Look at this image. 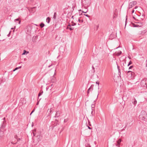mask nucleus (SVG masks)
Wrapping results in <instances>:
<instances>
[{"mask_svg":"<svg viewBox=\"0 0 147 147\" xmlns=\"http://www.w3.org/2000/svg\"><path fill=\"white\" fill-rule=\"evenodd\" d=\"M82 3L85 7H88L91 3L90 0H82Z\"/></svg>","mask_w":147,"mask_h":147,"instance_id":"obj_1","label":"nucleus"},{"mask_svg":"<svg viewBox=\"0 0 147 147\" xmlns=\"http://www.w3.org/2000/svg\"><path fill=\"white\" fill-rule=\"evenodd\" d=\"M141 85L143 87H147V79H143L141 82Z\"/></svg>","mask_w":147,"mask_h":147,"instance_id":"obj_2","label":"nucleus"},{"mask_svg":"<svg viewBox=\"0 0 147 147\" xmlns=\"http://www.w3.org/2000/svg\"><path fill=\"white\" fill-rule=\"evenodd\" d=\"M137 3L136 1H133L130 2L129 5V8L130 9L133 6L136 5Z\"/></svg>","mask_w":147,"mask_h":147,"instance_id":"obj_3","label":"nucleus"},{"mask_svg":"<svg viewBox=\"0 0 147 147\" xmlns=\"http://www.w3.org/2000/svg\"><path fill=\"white\" fill-rule=\"evenodd\" d=\"M146 115H145L144 116L142 114H141L139 116L140 119L143 120H145L146 119Z\"/></svg>","mask_w":147,"mask_h":147,"instance_id":"obj_4","label":"nucleus"},{"mask_svg":"<svg viewBox=\"0 0 147 147\" xmlns=\"http://www.w3.org/2000/svg\"><path fill=\"white\" fill-rule=\"evenodd\" d=\"M93 89V86L91 85L90 88L88 89L87 91L88 95L89 94L90 92H92Z\"/></svg>","mask_w":147,"mask_h":147,"instance_id":"obj_5","label":"nucleus"},{"mask_svg":"<svg viewBox=\"0 0 147 147\" xmlns=\"http://www.w3.org/2000/svg\"><path fill=\"white\" fill-rule=\"evenodd\" d=\"M61 114V112L59 111H57L56 113L55 114V117H59Z\"/></svg>","mask_w":147,"mask_h":147,"instance_id":"obj_6","label":"nucleus"},{"mask_svg":"<svg viewBox=\"0 0 147 147\" xmlns=\"http://www.w3.org/2000/svg\"><path fill=\"white\" fill-rule=\"evenodd\" d=\"M131 71H128L127 72V76L129 79H131Z\"/></svg>","mask_w":147,"mask_h":147,"instance_id":"obj_7","label":"nucleus"},{"mask_svg":"<svg viewBox=\"0 0 147 147\" xmlns=\"http://www.w3.org/2000/svg\"><path fill=\"white\" fill-rule=\"evenodd\" d=\"M131 79H133L135 76L136 75L135 73L132 71H131Z\"/></svg>","mask_w":147,"mask_h":147,"instance_id":"obj_8","label":"nucleus"},{"mask_svg":"<svg viewBox=\"0 0 147 147\" xmlns=\"http://www.w3.org/2000/svg\"><path fill=\"white\" fill-rule=\"evenodd\" d=\"M37 139L38 140V142L40 141L41 140L42 138V136H41L40 135L37 136Z\"/></svg>","mask_w":147,"mask_h":147,"instance_id":"obj_9","label":"nucleus"},{"mask_svg":"<svg viewBox=\"0 0 147 147\" xmlns=\"http://www.w3.org/2000/svg\"><path fill=\"white\" fill-rule=\"evenodd\" d=\"M14 21L17 24H20V23L21 21L19 19H16L14 20Z\"/></svg>","mask_w":147,"mask_h":147,"instance_id":"obj_10","label":"nucleus"},{"mask_svg":"<svg viewBox=\"0 0 147 147\" xmlns=\"http://www.w3.org/2000/svg\"><path fill=\"white\" fill-rule=\"evenodd\" d=\"M51 19L49 17H47L46 19V22L48 23H49Z\"/></svg>","mask_w":147,"mask_h":147,"instance_id":"obj_11","label":"nucleus"},{"mask_svg":"<svg viewBox=\"0 0 147 147\" xmlns=\"http://www.w3.org/2000/svg\"><path fill=\"white\" fill-rule=\"evenodd\" d=\"M28 53H29V52L27 51H26L25 50H24V51L22 55H24Z\"/></svg>","mask_w":147,"mask_h":147,"instance_id":"obj_12","label":"nucleus"},{"mask_svg":"<svg viewBox=\"0 0 147 147\" xmlns=\"http://www.w3.org/2000/svg\"><path fill=\"white\" fill-rule=\"evenodd\" d=\"M40 26L41 28H42L45 26V24L43 23L42 22L40 24Z\"/></svg>","mask_w":147,"mask_h":147,"instance_id":"obj_13","label":"nucleus"},{"mask_svg":"<svg viewBox=\"0 0 147 147\" xmlns=\"http://www.w3.org/2000/svg\"><path fill=\"white\" fill-rule=\"evenodd\" d=\"M21 67H22V66H20L19 67H16L15 69H14L13 70V71H16V70H17L18 69L21 68Z\"/></svg>","mask_w":147,"mask_h":147,"instance_id":"obj_14","label":"nucleus"},{"mask_svg":"<svg viewBox=\"0 0 147 147\" xmlns=\"http://www.w3.org/2000/svg\"><path fill=\"white\" fill-rule=\"evenodd\" d=\"M56 15H57V13L56 12H55L54 13V15L53 17V19H55L56 18Z\"/></svg>","mask_w":147,"mask_h":147,"instance_id":"obj_15","label":"nucleus"},{"mask_svg":"<svg viewBox=\"0 0 147 147\" xmlns=\"http://www.w3.org/2000/svg\"><path fill=\"white\" fill-rule=\"evenodd\" d=\"M95 107V105L94 104H92L91 105V108L92 111H93L94 110V108Z\"/></svg>","mask_w":147,"mask_h":147,"instance_id":"obj_16","label":"nucleus"},{"mask_svg":"<svg viewBox=\"0 0 147 147\" xmlns=\"http://www.w3.org/2000/svg\"><path fill=\"white\" fill-rule=\"evenodd\" d=\"M121 142V140L120 139H119L117 141V145L119 146V145L120 142Z\"/></svg>","mask_w":147,"mask_h":147,"instance_id":"obj_17","label":"nucleus"},{"mask_svg":"<svg viewBox=\"0 0 147 147\" xmlns=\"http://www.w3.org/2000/svg\"><path fill=\"white\" fill-rule=\"evenodd\" d=\"M133 103L134 105H136L137 103V101L135 99H134V102H133Z\"/></svg>","mask_w":147,"mask_h":147,"instance_id":"obj_18","label":"nucleus"},{"mask_svg":"<svg viewBox=\"0 0 147 147\" xmlns=\"http://www.w3.org/2000/svg\"><path fill=\"white\" fill-rule=\"evenodd\" d=\"M121 53V51H119V52L117 53V54H116V55H118V56H119V55H120Z\"/></svg>","mask_w":147,"mask_h":147,"instance_id":"obj_19","label":"nucleus"},{"mask_svg":"<svg viewBox=\"0 0 147 147\" xmlns=\"http://www.w3.org/2000/svg\"><path fill=\"white\" fill-rule=\"evenodd\" d=\"M72 24H71V26H74L75 25H76V23H74L73 22H72Z\"/></svg>","mask_w":147,"mask_h":147,"instance_id":"obj_20","label":"nucleus"},{"mask_svg":"<svg viewBox=\"0 0 147 147\" xmlns=\"http://www.w3.org/2000/svg\"><path fill=\"white\" fill-rule=\"evenodd\" d=\"M132 63V62L131 61H130L129 63L127 66H129Z\"/></svg>","mask_w":147,"mask_h":147,"instance_id":"obj_21","label":"nucleus"},{"mask_svg":"<svg viewBox=\"0 0 147 147\" xmlns=\"http://www.w3.org/2000/svg\"><path fill=\"white\" fill-rule=\"evenodd\" d=\"M78 21L79 22L82 23L83 22V21L82 20H81L80 19H78Z\"/></svg>","mask_w":147,"mask_h":147,"instance_id":"obj_22","label":"nucleus"},{"mask_svg":"<svg viewBox=\"0 0 147 147\" xmlns=\"http://www.w3.org/2000/svg\"><path fill=\"white\" fill-rule=\"evenodd\" d=\"M74 28H72L71 27H70V28H69V29L71 31L72 30H74Z\"/></svg>","mask_w":147,"mask_h":147,"instance_id":"obj_23","label":"nucleus"},{"mask_svg":"<svg viewBox=\"0 0 147 147\" xmlns=\"http://www.w3.org/2000/svg\"><path fill=\"white\" fill-rule=\"evenodd\" d=\"M43 92L42 91L41 92H40L38 94V96H39L42 94Z\"/></svg>","mask_w":147,"mask_h":147,"instance_id":"obj_24","label":"nucleus"},{"mask_svg":"<svg viewBox=\"0 0 147 147\" xmlns=\"http://www.w3.org/2000/svg\"><path fill=\"white\" fill-rule=\"evenodd\" d=\"M96 84H98V89L99 88V83L98 82V81H96Z\"/></svg>","mask_w":147,"mask_h":147,"instance_id":"obj_25","label":"nucleus"},{"mask_svg":"<svg viewBox=\"0 0 147 147\" xmlns=\"http://www.w3.org/2000/svg\"><path fill=\"white\" fill-rule=\"evenodd\" d=\"M84 15L88 18H89L90 17V16L88 14H84Z\"/></svg>","mask_w":147,"mask_h":147,"instance_id":"obj_26","label":"nucleus"},{"mask_svg":"<svg viewBox=\"0 0 147 147\" xmlns=\"http://www.w3.org/2000/svg\"><path fill=\"white\" fill-rule=\"evenodd\" d=\"M133 67V66H130V67H129V69H131Z\"/></svg>","mask_w":147,"mask_h":147,"instance_id":"obj_27","label":"nucleus"},{"mask_svg":"<svg viewBox=\"0 0 147 147\" xmlns=\"http://www.w3.org/2000/svg\"><path fill=\"white\" fill-rule=\"evenodd\" d=\"M92 69H93V73H94L95 72V70H94V66H92Z\"/></svg>","mask_w":147,"mask_h":147,"instance_id":"obj_28","label":"nucleus"},{"mask_svg":"<svg viewBox=\"0 0 147 147\" xmlns=\"http://www.w3.org/2000/svg\"><path fill=\"white\" fill-rule=\"evenodd\" d=\"M35 111V109H34L32 111V112H31V113H30V115H31V114L33 112H34V111Z\"/></svg>","mask_w":147,"mask_h":147,"instance_id":"obj_29","label":"nucleus"},{"mask_svg":"<svg viewBox=\"0 0 147 147\" xmlns=\"http://www.w3.org/2000/svg\"><path fill=\"white\" fill-rule=\"evenodd\" d=\"M145 66L146 67H147V59L146 60V61Z\"/></svg>","mask_w":147,"mask_h":147,"instance_id":"obj_30","label":"nucleus"},{"mask_svg":"<svg viewBox=\"0 0 147 147\" xmlns=\"http://www.w3.org/2000/svg\"><path fill=\"white\" fill-rule=\"evenodd\" d=\"M88 122L89 125L90 126H91V125L90 124V122L89 121L88 119Z\"/></svg>","mask_w":147,"mask_h":147,"instance_id":"obj_31","label":"nucleus"},{"mask_svg":"<svg viewBox=\"0 0 147 147\" xmlns=\"http://www.w3.org/2000/svg\"><path fill=\"white\" fill-rule=\"evenodd\" d=\"M117 68L119 72L120 71V69L119 68V67L118 66H117Z\"/></svg>","mask_w":147,"mask_h":147,"instance_id":"obj_32","label":"nucleus"},{"mask_svg":"<svg viewBox=\"0 0 147 147\" xmlns=\"http://www.w3.org/2000/svg\"><path fill=\"white\" fill-rule=\"evenodd\" d=\"M127 16H126V18L125 26H126V21H127Z\"/></svg>","mask_w":147,"mask_h":147,"instance_id":"obj_33","label":"nucleus"},{"mask_svg":"<svg viewBox=\"0 0 147 147\" xmlns=\"http://www.w3.org/2000/svg\"><path fill=\"white\" fill-rule=\"evenodd\" d=\"M11 143L12 144H16V143H14L13 142H11Z\"/></svg>","mask_w":147,"mask_h":147,"instance_id":"obj_34","label":"nucleus"},{"mask_svg":"<svg viewBox=\"0 0 147 147\" xmlns=\"http://www.w3.org/2000/svg\"><path fill=\"white\" fill-rule=\"evenodd\" d=\"M71 26H71V24H69L68 25V26H67L70 27H71Z\"/></svg>","mask_w":147,"mask_h":147,"instance_id":"obj_35","label":"nucleus"},{"mask_svg":"<svg viewBox=\"0 0 147 147\" xmlns=\"http://www.w3.org/2000/svg\"><path fill=\"white\" fill-rule=\"evenodd\" d=\"M50 87L52 88L53 87V84H52L51 86H50Z\"/></svg>","mask_w":147,"mask_h":147,"instance_id":"obj_36","label":"nucleus"},{"mask_svg":"<svg viewBox=\"0 0 147 147\" xmlns=\"http://www.w3.org/2000/svg\"><path fill=\"white\" fill-rule=\"evenodd\" d=\"M88 127L89 129H92V128L90 127H89V126H88Z\"/></svg>","mask_w":147,"mask_h":147,"instance_id":"obj_37","label":"nucleus"},{"mask_svg":"<svg viewBox=\"0 0 147 147\" xmlns=\"http://www.w3.org/2000/svg\"><path fill=\"white\" fill-rule=\"evenodd\" d=\"M5 127V125H4V123H3L2 126V127L3 128V127Z\"/></svg>","mask_w":147,"mask_h":147,"instance_id":"obj_38","label":"nucleus"},{"mask_svg":"<svg viewBox=\"0 0 147 147\" xmlns=\"http://www.w3.org/2000/svg\"><path fill=\"white\" fill-rule=\"evenodd\" d=\"M11 32V31H10V32H9V34L7 35V36H8V37H9V35H10V33Z\"/></svg>","mask_w":147,"mask_h":147,"instance_id":"obj_39","label":"nucleus"},{"mask_svg":"<svg viewBox=\"0 0 147 147\" xmlns=\"http://www.w3.org/2000/svg\"><path fill=\"white\" fill-rule=\"evenodd\" d=\"M52 108H51L50 109V112L51 113L52 111Z\"/></svg>","mask_w":147,"mask_h":147,"instance_id":"obj_40","label":"nucleus"},{"mask_svg":"<svg viewBox=\"0 0 147 147\" xmlns=\"http://www.w3.org/2000/svg\"><path fill=\"white\" fill-rule=\"evenodd\" d=\"M20 140V138H18L17 139V141H18V142Z\"/></svg>","mask_w":147,"mask_h":147,"instance_id":"obj_41","label":"nucleus"},{"mask_svg":"<svg viewBox=\"0 0 147 147\" xmlns=\"http://www.w3.org/2000/svg\"><path fill=\"white\" fill-rule=\"evenodd\" d=\"M134 12V9H133V10L132 11V13H133Z\"/></svg>","mask_w":147,"mask_h":147,"instance_id":"obj_42","label":"nucleus"},{"mask_svg":"<svg viewBox=\"0 0 147 147\" xmlns=\"http://www.w3.org/2000/svg\"><path fill=\"white\" fill-rule=\"evenodd\" d=\"M93 111H92V112H91V114H92V115H93Z\"/></svg>","mask_w":147,"mask_h":147,"instance_id":"obj_43","label":"nucleus"},{"mask_svg":"<svg viewBox=\"0 0 147 147\" xmlns=\"http://www.w3.org/2000/svg\"><path fill=\"white\" fill-rule=\"evenodd\" d=\"M17 135H15L14 137L16 138H17Z\"/></svg>","mask_w":147,"mask_h":147,"instance_id":"obj_44","label":"nucleus"},{"mask_svg":"<svg viewBox=\"0 0 147 147\" xmlns=\"http://www.w3.org/2000/svg\"><path fill=\"white\" fill-rule=\"evenodd\" d=\"M0 132H1V134H3V131H0Z\"/></svg>","mask_w":147,"mask_h":147,"instance_id":"obj_45","label":"nucleus"},{"mask_svg":"<svg viewBox=\"0 0 147 147\" xmlns=\"http://www.w3.org/2000/svg\"><path fill=\"white\" fill-rule=\"evenodd\" d=\"M138 6H136V7H135L134 9H137V8H138Z\"/></svg>","mask_w":147,"mask_h":147,"instance_id":"obj_46","label":"nucleus"},{"mask_svg":"<svg viewBox=\"0 0 147 147\" xmlns=\"http://www.w3.org/2000/svg\"><path fill=\"white\" fill-rule=\"evenodd\" d=\"M127 126V125H125V127L123 129H124V130L125 129V128H126V127Z\"/></svg>","mask_w":147,"mask_h":147,"instance_id":"obj_47","label":"nucleus"},{"mask_svg":"<svg viewBox=\"0 0 147 147\" xmlns=\"http://www.w3.org/2000/svg\"><path fill=\"white\" fill-rule=\"evenodd\" d=\"M70 27L67 26V29H69V28H70Z\"/></svg>","mask_w":147,"mask_h":147,"instance_id":"obj_48","label":"nucleus"},{"mask_svg":"<svg viewBox=\"0 0 147 147\" xmlns=\"http://www.w3.org/2000/svg\"><path fill=\"white\" fill-rule=\"evenodd\" d=\"M55 121H57V122H58V120L57 119H55Z\"/></svg>","mask_w":147,"mask_h":147,"instance_id":"obj_49","label":"nucleus"},{"mask_svg":"<svg viewBox=\"0 0 147 147\" xmlns=\"http://www.w3.org/2000/svg\"><path fill=\"white\" fill-rule=\"evenodd\" d=\"M64 122H66V120H65V119L64 120Z\"/></svg>","mask_w":147,"mask_h":147,"instance_id":"obj_50","label":"nucleus"},{"mask_svg":"<svg viewBox=\"0 0 147 147\" xmlns=\"http://www.w3.org/2000/svg\"><path fill=\"white\" fill-rule=\"evenodd\" d=\"M87 12V11H86V12H84V11H83V12H84V13H86Z\"/></svg>","mask_w":147,"mask_h":147,"instance_id":"obj_51","label":"nucleus"},{"mask_svg":"<svg viewBox=\"0 0 147 147\" xmlns=\"http://www.w3.org/2000/svg\"><path fill=\"white\" fill-rule=\"evenodd\" d=\"M11 29H13H13H14V28H11Z\"/></svg>","mask_w":147,"mask_h":147,"instance_id":"obj_52","label":"nucleus"},{"mask_svg":"<svg viewBox=\"0 0 147 147\" xmlns=\"http://www.w3.org/2000/svg\"><path fill=\"white\" fill-rule=\"evenodd\" d=\"M74 16H72L71 18H73Z\"/></svg>","mask_w":147,"mask_h":147,"instance_id":"obj_53","label":"nucleus"},{"mask_svg":"<svg viewBox=\"0 0 147 147\" xmlns=\"http://www.w3.org/2000/svg\"><path fill=\"white\" fill-rule=\"evenodd\" d=\"M36 36H35V37H35V38H36ZM34 38V37H33V38Z\"/></svg>","mask_w":147,"mask_h":147,"instance_id":"obj_54","label":"nucleus"},{"mask_svg":"<svg viewBox=\"0 0 147 147\" xmlns=\"http://www.w3.org/2000/svg\"><path fill=\"white\" fill-rule=\"evenodd\" d=\"M5 117L4 118H3V119L4 120L5 119Z\"/></svg>","mask_w":147,"mask_h":147,"instance_id":"obj_55","label":"nucleus"},{"mask_svg":"<svg viewBox=\"0 0 147 147\" xmlns=\"http://www.w3.org/2000/svg\"><path fill=\"white\" fill-rule=\"evenodd\" d=\"M51 65H50L49 66V67H50L51 66Z\"/></svg>","mask_w":147,"mask_h":147,"instance_id":"obj_56","label":"nucleus"},{"mask_svg":"<svg viewBox=\"0 0 147 147\" xmlns=\"http://www.w3.org/2000/svg\"><path fill=\"white\" fill-rule=\"evenodd\" d=\"M34 136H35V135H34Z\"/></svg>","mask_w":147,"mask_h":147,"instance_id":"obj_57","label":"nucleus"},{"mask_svg":"<svg viewBox=\"0 0 147 147\" xmlns=\"http://www.w3.org/2000/svg\"><path fill=\"white\" fill-rule=\"evenodd\" d=\"M78 25H80V24H78Z\"/></svg>","mask_w":147,"mask_h":147,"instance_id":"obj_58","label":"nucleus"},{"mask_svg":"<svg viewBox=\"0 0 147 147\" xmlns=\"http://www.w3.org/2000/svg\"><path fill=\"white\" fill-rule=\"evenodd\" d=\"M133 18L134 19H135V18L134 17H133Z\"/></svg>","mask_w":147,"mask_h":147,"instance_id":"obj_59","label":"nucleus"},{"mask_svg":"<svg viewBox=\"0 0 147 147\" xmlns=\"http://www.w3.org/2000/svg\"><path fill=\"white\" fill-rule=\"evenodd\" d=\"M89 147H90V146H89Z\"/></svg>","mask_w":147,"mask_h":147,"instance_id":"obj_60","label":"nucleus"}]
</instances>
